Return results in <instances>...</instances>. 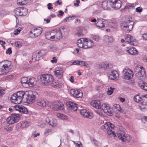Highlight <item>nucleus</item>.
Masks as SVG:
<instances>
[{"label":"nucleus","mask_w":147,"mask_h":147,"mask_svg":"<svg viewBox=\"0 0 147 147\" xmlns=\"http://www.w3.org/2000/svg\"><path fill=\"white\" fill-rule=\"evenodd\" d=\"M87 111L85 109H83L80 111V113L81 115H83Z\"/></svg>","instance_id":"61"},{"label":"nucleus","mask_w":147,"mask_h":147,"mask_svg":"<svg viewBox=\"0 0 147 147\" xmlns=\"http://www.w3.org/2000/svg\"><path fill=\"white\" fill-rule=\"evenodd\" d=\"M117 52L119 54L121 55L123 53V51L120 49H118Z\"/></svg>","instance_id":"63"},{"label":"nucleus","mask_w":147,"mask_h":147,"mask_svg":"<svg viewBox=\"0 0 147 147\" xmlns=\"http://www.w3.org/2000/svg\"><path fill=\"white\" fill-rule=\"evenodd\" d=\"M141 98L138 95H137L134 96V100L135 102H139L142 100Z\"/></svg>","instance_id":"38"},{"label":"nucleus","mask_w":147,"mask_h":147,"mask_svg":"<svg viewBox=\"0 0 147 147\" xmlns=\"http://www.w3.org/2000/svg\"><path fill=\"white\" fill-rule=\"evenodd\" d=\"M113 109L114 111H118L117 113H118L120 112L121 108L119 105L115 104L113 105Z\"/></svg>","instance_id":"33"},{"label":"nucleus","mask_w":147,"mask_h":147,"mask_svg":"<svg viewBox=\"0 0 147 147\" xmlns=\"http://www.w3.org/2000/svg\"><path fill=\"white\" fill-rule=\"evenodd\" d=\"M91 105L96 109H100L101 108L100 102L99 101L95 100L92 101L90 103Z\"/></svg>","instance_id":"22"},{"label":"nucleus","mask_w":147,"mask_h":147,"mask_svg":"<svg viewBox=\"0 0 147 147\" xmlns=\"http://www.w3.org/2000/svg\"><path fill=\"white\" fill-rule=\"evenodd\" d=\"M118 25L117 23L115 21L110 22L109 20V23L107 26L111 28H115Z\"/></svg>","instance_id":"32"},{"label":"nucleus","mask_w":147,"mask_h":147,"mask_svg":"<svg viewBox=\"0 0 147 147\" xmlns=\"http://www.w3.org/2000/svg\"><path fill=\"white\" fill-rule=\"evenodd\" d=\"M24 91H19L12 95L11 97V101L15 104H20L24 98Z\"/></svg>","instance_id":"5"},{"label":"nucleus","mask_w":147,"mask_h":147,"mask_svg":"<svg viewBox=\"0 0 147 147\" xmlns=\"http://www.w3.org/2000/svg\"><path fill=\"white\" fill-rule=\"evenodd\" d=\"M48 9H52L53 7L52 6V4L51 3H49L47 4Z\"/></svg>","instance_id":"62"},{"label":"nucleus","mask_w":147,"mask_h":147,"mask_svg":"<svg viewBox=\"0 0 147 147\" xmlns=\"http://www.w3.org/2000/svg\"><path fill=\"white\" fill-rule=\"evenodd\" d=\"M17 3L20 5H25L27 3L26 0H18L17 1Z\"/></svg>","instance_id":"41"},{"label":"nucleus","mask_w":147,"mask_h":147,"mask_svg":"<svg viewBox=\"0 0 147 147\" xmlns=\"http://www.w3.org/2000/svg\"><path fill=\"white\" fill-rule=\"evenodd\" d=\"M139 85L141 88L147 91V85H146L144 83L139 84Z\"/></svg>","instance_id":"44"},{"label":"nucleus","mask_w":147,"mask_h":147,"mask_svg":"<svg viewBox=\"0 0 147 147\" xmlns=\"http://www.w3.org/2000/svg\"><path fill=\"white\" fill-rule=\"evenodd\" d=\"M42 31L41 28L35 27L29 32L30 36L32 38L37 37L41 34Z\"/></svg>","instance_id":"10"},{"label":"nucleus","mask_w":147,"mask_h":147,"mask_svg":"<svg viewBox=\"0 0 147 147\" xmlns=\"http://www.w3.org/2000/svg\"><path fill=\"white\" fill-rule=\"evenodd\" d=\"M57 116L59 119L63 120H65L67 119V117L66 115L61 113H57Z\"/></svg>","instance_id":"35"},{"label":"nucleus","mask_w":147,"mask_h":147,"mask_svg":"<svg viewBox=\"0 0 147 147\" xmlns=\"http://www.w3.org/2000/svg\"><path fill=\"white\" fill-rule=\"evenodd\" d=\"M40 78L42 82L45 85H49L52 84L54 86L59 87L58 85L55 84L54 83V79L52 75L49 74H46L41 75Z\"/></svg>","instance_id":"4"},{"label":"nucleus","mask_w":147,"mask_h":147,"mask_svg":"<svg viewBox=\"0 0 147 147\" xmlns=\"http://www.w3.org/2000/svg\"><path fill=\"white\" fill-rule=\"evenodd\" d=\"M53 32H48L46 33L45 36L46 38L51 40H54Z\"/></svg>","instance_id":"27"},{"label":"nucleus","mask_w":147,"mask_h":147,"mask_svg":"<svg viewBox=\"0 0 147 147\" xmlns=\"http://www.w3.org/2000/svg\"><path fill=\"white\" fill-rule=\"evenodd\" d=\"M117 136L119 139L122 142L126 141V138L124 132H119L117 134Z\"/></svg>","instance_id":"26"},{"label":"nucleus","mask_w":147,"mask_h":147,"mask_svg":"<svg viewBox=\"0 0 147 147\" xmlns=\"http://www.w3.org/2000/svg\"><path fill=\"white\" fill-rule=\"evenodd\" d=\"M22 106L19 105H16L14 106V108L16 110L20 112V109L22 108Z\"/></svg>","instance_id":"51"},{"label":"nucleus","mask_w":147,"mask_h":147,"mask_svg":"<svg viewBox=\"0 0 147 147\" xmlns=\"http://www.w3.org/2000/svg\"><path fill=\"white\" fill-rule=\"evenodd\" d=\"M47 106L50 107L51 108L55 111L61 110L64 108L63 106L61 105L58 101L53 102H48L47 104Z\"/></svg>","instance_id":"8"},{"label":"nucleus","mask_w":147,"mask_h":147,"mask_svg":"<svg viewBox=\"0 0 147 147\" xmlns=\"http://www.w3.org/2000/svg\"><path fill=\"white\" fill-rule=\"evenodd\" d=\"M125 40L131 45L136 46L137 42L136 40L133 36L129 34H127L125 37Z\"/></svg>","instance_id":"16"},{"label":"nucleus","mask_w":147,"mask_h":147,"mask_svg":"<svg viewBox=\"0 0 147 147\" xmlns=\"http://www.w3.org/2000/svg\"><path fill=\"white\" fill-rule=\"evenodd\" d=\"M30 125V123L29 122L26 121L22 122L21 124V126L22 128L26 127Z\"/></svg>","instance_id":"36"},{"label":"nucleus","mask_w":147,"mask_h":147,"mask_svg":"<svg viewBox=\"0 0 147 147\" xmlns=\"http://www.w3.org/2000/svg\"><path fill=\"white\" fill-rule=\"evenodd\" d=\"M20 118L19 115L18 114H14L8 118L6 121L8 123L12 124L18 121Z\"/></svg>","instance_id":"13"},{"label":"nucleus","mask_w":147,"mask_h":147,"mask_svg":"<svg viewBox=\"0 0 147 147\" xmlns=\"http://www.w3.org/2000/svg\"><path fill=\"white\" fill-rule=\"evenodd\" d=\"M26 98L27 102L29 104L33 102L35 100L36 97L31 91L24 92V98Z\"/></svg>","instance_id":"9"},{"label":"nucleus","mask_w":147,"mask_h":147,"mask_svg":"<svg viewBox=\"0 0 147 147\" xmlns=\"http://www.w3.org/2000/svg\"><path fill=\"white\" fill-rule=\"evenodd\" d=\"M91 141L92 143H94L95 146H97L99 144L98 142L94 139H92Z\"/></svg>","instance_id":"52"},{"label":"nucleus","mask_w":147,"mask_h":147,"mask_svg":"<svg viewBox=\"0 0 147 147\" xmlns=\"http://www.w3.org/2000/svg\"><path fill=\"white\" fill-rule=\"evenodd\" d=\"M134 71L136 76L138 78L142 77L145 74V69L142 67L140 65L135 67Z\"/></svg>","instance_id":"11"},{"label":"nucleus","mask_w":147,"mask_h":147,"mask_svg":"<svg viewBox=\"0 0 147 147\" xmlns=\"http://www.w3.org/2000/svg\"><path fill=\"white\" fill-rule=\"evenodd\" d=\"M11 62L5 60L0 63V74H5L8 73L11 68Z\"/></svg>","instance_id":"3"},{"label":"nucleus","mask_w":147,"mask_h":147,"mask_svg":"<svg viewBox=\"0 0 147 147\" xmlns=\"http://www.w3.org/2000/svg\"><path fill=\"white\" fill-rule=\"evenodd\" d=\"M79 65L84 66H85L86 67L88 65L86 62H85L83 61H79Z\"/></svg>","instance_id":"49"},{"label":"nucleus","mask_w":147,"mask_h":147,"mask_svg":"<svg viewBox=\"0 0 147 147\" xmlns=\"http://www.w3.org/2000/svg\"><path fill=\"white\" fill-rule=\"evenodd\" d=\"M139 106L141 110L147 109V102L144 101L142 102Z\"/></svg>","instance_id":"34"},{"label":"nucleus","mask_w":147,"mask_h":147,"mask_svg":"<svg viewBox=\"0 0 147 147\" xmlns=\"http://www.w3.org/2000/svg\"><path fill=\"white\" fill-rule=\"evenodd\" d=\"M84 117L89 119H91L93 117V115L91 113H90L86 111L85 114L83 115Z\"/></svg>","instance_id":"39"},{"label":"nucleus","mask_w":147,"mask_h":147,"mask_svg":"<svg viewBox=\"0 0 147 147\" xmlns=\"http://www.w3.org/2000/svg\"><path fill=\"white\" fill-rule=\"evenodd\" d=\"M107 69H111L113 67V65L111 63H106Z\"/></svg>","instance_id":"57"},{"label":"nucleus","mask_w":147,"mask_h":147,"mask_svg":"<svg viewBox=\"0 0 147 147\" xmlns=\"http://www.w3.org/2000/svg\"><path fill=\"white\" fill-rule=\"evenodd\" d=\"M15 46L18 48H19L22 46V45L19 41L16 42L14 43Z\"/></svg>","instance_id":"48"},{"label":"nucleus","mask_w":147,"mask_h":147,"mask_svg":"<svg viewBox=\"0 0 147 147\" xmlns=\"http://www.w3.org/2000/svg\"><path fill=\"white\" fill-rule=\"evenodd\" d=\"M75 17V16H71L66 17L63 20V22H69L72 19L73 17Z\"/></svg>","instance_id":"45"},{"label":"nucleus","mask_w":147,"mask_h":147,"mask_svg":"<svg viewBox=\"0 0 147 147\" xmlns=\"http://www.w3.org/2000/svg\"><path fill=\"white\" fill-rule=\"evenodd\" d=\"M77 45L80 48L86 49L93 47L94 46V43L90 39L82 38L78 40Z\"/></svg>","instance_id":"1"},{"label":"nucleus","mask_w":147,"mask_h":147,"mask_svg":"<svg viewBox=\"0 0 147 147\" xmlns=\"http://www.w3.org/2000/svg\"><path fill=\"white\" fill-rule=\"evenodd\" d=\"M114 125L110 122L105 123L103 125L104 129L107 131V133L109 135H112L114 137L116 136L114 132L112 131V129H114Z\"/></svg>","instance_id":"7"},{"label":"nucleus","mask_w":147,"mask_h":147,"mask_svg":"<svg viewBox=\"0 0 147 147\" xmlns=\"http://www.w3.org/2000/svg\"><path fill=\"white\" fill-rule=\"evenodd\" d=\"M92 39L98 41L100 39L99 37L98 36H94L92 37Z\"/></svg>","instance_id":"56"},{"label":"nucleus","mask_w":147,"mask_h":147,"mask_svg":"<svg viewBox=\"0 0 147 147\" xmlns=\"http://www.w3.org/2000/svg\"><path fill=\"white\" fill-rule=\"evenodd\" d=\"M142 37L144 39L147 40V33L144 34L143 35Z\"/></svg>","instance_id":"64"},{"label":"nucleus","mask_w":147,"mask_h":147,"mask_svg":"<svg viewBox=\"0 0 147 147\" xmlns=\"http://www.w3.org/2000/svg\"><path fill=\"white\" fill-rule=\"evenodd\" d=\"M20 8L21 7H19L16 8L14 10V12L17 15H19L20 16Z\"/></svg>","instance_id":"46"},{"label":"nucleus","mask_w":147,"mask_h":147,"mask_svg":"<svg viewBox=\"0 0 147 147\" xmlns=\"http://www.w3.org/2000/svg\"><path fill=\"white\" fill-rule=\"evenodd\" d=\"M67 106L69 110L71 111H76L78 109V107L76 104L71 102H68L67 103Z\"/></svg>","instance_id":"20"},{"label":"nucleus","mask_w":147,"mask_h":147,"mask_svg":"<svg viewBox=\"0 0 147 147\" xmlns=\"http://www.w3.org/2000/svg\"><path fill=\"white\" fill-rule=\"evenodd\" d=\"M116 0H109V3L111 6L113 8Z\"/></svg>","instance_id":"42"},{"label":"nucleus","mask_w":147,"mask_h":147,"mask_svg":"<svg viewBox=\"0 0 147 147\" xmlns=\"http://www.w3.org/2000/svg\"><path fill=\"white\" fill-rule=\"evenodd\" d=\"M6 53L7 54L10 55L12 53V51L11 48H9L8 50L6 51Z\"/></svg>","instance_id":"59"},{"label":"nucleus","mask_w":147,"mask_h":147,"mask_svg":"<svg viewBox=\"0 0 147 147\" xmlns=\"http://www.w3.org/2000/svg\"><path fill=\"white\" fill-rule=\"evenodd\" d=\"M60 31L62 37L64 36H66L68 32V30L67 29L65 26H62L59 30Z\"/></svg>","instance_id":"25"},{"label":"nucleus","mask_w":147,"mask_h":147,"mask_svg":"<svg viewBox=\"0 0 147 147\" xmlns=\"http://www.w3.org/2000/svg\"><path fill=\"white\" fill-rule=\"evenodd\" d=\"M53 32L54 40H59L63 37L61 32L60 31H59V30L57 31H53Z\"/></svg>","instance_id":"21"},{"label":"nucleus","mask_w":147,"mask_h":147,"mask_svg":"<svg viewBox=\"0 0 147 147\" xmlns=\"http://www.w3.org/2000/svg\"><path fill=\"white\" fill-rule=\"evenodd\" d=\"M97 109L96 110H95V112L99 115L102 116V113L101 112V110L100 109Z\"/></svg>","instance_id":"53"},{"label":"nucleus","mask_w":147,"mask_h":147,"mask_svg":"<svg viewBox=\"0 0 147 147\" xmlns=\"http://www.w3.org/2000/svg\"><path fill=\"white\" fill-rule=\"evenodd\" d=\"M46 121L49 124L53 127H55L57 124V120L54 118L50 117H47L46 119Z\"/></svg>","instance_id":"17"},{"label":"nucleus","mask_w":147,"mask_h":147,"mask_svg":"<svg viewBox=\"0 0 147 147\" xmlns=\"http://www.w3.org/2000/svg\"><path fill=\"white\" fill-rule=\"evenodd\" d=\"M123 71L124 73V78L126 80H129L133 77V74L131 70L130 69H124Z\"/></svg>","instance_id":"14"},{"label":"nucleus","mask_w":147,"mask_h":147,"mask_svg":"<svg viewBox=\"0 0 147 147\" xmlns=\"http://www.w3.org/2000/svg\"><path fill=\"white\" fill-rule=\"evenodd\" d=\"M20 112H23L24 113H27L28 112V111L26 108L24 106H22V108L20 110Z\"/></svg>","instance_id":"47"},{"label":"nucleus","mask_w":147,"mask_h":147,"mask_svg":"<svg viewBox=\"0 0 147 147\" xmlns=\"http://www.w3.org/2000/svg\"><path fill=\"white\" fill-rule=\"evenodd\" d=\"M4 130L5 131H11V127L9 125H7L4 128Z\"/></svg>","instance_id":"54"},{"label":"nucleus","mask_w":147,"mask_h":147,"mask_svg":"<svg viewBox=\"0 0 147 147\" xmlns=\"http://www.w3.org/2000/svg\"><path fill=\"white\" fill-rule=\"evenodd\" d=\"M70 93L74 97L78 98H81L83 96V94L82 92H80L78 90H75L74 89H72L70 91Z\"/></svg>","instance_id":"18"},{"label":"nucleus","mask_w":147,"mask_h":147,"mask_svg":"<svg viewBox=\"0 0 147 147\" xmlns=\"http://www.w3.org/2000/svg\"><path fill=\"white\" fill-rule=\"evenodd\" d=\"M119 74L115 70L111 71L109 76V78L112 80H116L119 78Z\"/></svg>","instance_id":"19"},{"label":"nucleus","mask_w":147,"mask_h":147,"mask_svg":"<svg viewBox=\"0 0 147 147\" xmlns=\"http://www.w3.org/2000/svg\"><path fill=\"white\" fill-rule=\"evenodd\" d=\"M97 21L96 25L99 28H104L107 26L109 23V20L101 18H98Z\"/></svg>","instance_id":"12"},{"label":"nucleus","mask_w":147,"mask_h":147,"mask_svg":"<svg viewBox=\"0 0 147 147\" xmlns=\"http://www.w3.org/2000/svg\"><path fill=\"white\" fill-rule=\"evenodd\" d=\"M122 2L120 0H116L113 8L117 9L120 8L121 6Z\"/></svg>","instance_id":"30"},{"label":"nucleus","mask_w":147,"mask_h":147,"mask_svg":"<svg viewBox=\"0 0 147 147\" xmlns=\"http://www.w3.org/2000/svg\"><path fill=\"white\" fill-rule=\"evenodd\" d=\"M47 103L46 101L43 99H40L38 100L37 102L38 105L42 107H44L47 106Z\"/></svg>","instance_id":"28"},{"label":"nucleus","mask_w":147,"mask_h":147,"mask_svg":"<svg viewBox=\"0 0 147 147\" xmlns=\"http://www.w3.org/2000/svg\"><path fill=\"white\" fill-rule=\"evenodd\" d=\"M126 51L129 54L135 55L138 53V51L134 47L129 48L127 47Z\"/></svg>","instance_id":"23"},{"label":"nucleus","mask_w":147,"mask_h":147,"mask_svg":"<svg viewBox=\"0 0 147 147\" xmlns=\"http://www.w3.org/2000/svg\"><path fill=\"white\" fill-rule=\"evenodd\" d=\"M135 10L137 12L140 13L142 11V9L141 7H140L136 8Z\"/></svg>","instance_id":"55"},{"label":"nucleus","mask_w":147,"mask_h":147,"mask_svg":"<svg viewBox=\"0 0 147 147\" xmlns=\"http://www.w3.org/2000/svg\"><path fill=\"white\" fill-rule=\"evenodd\" d=\"M83 34L81 31H78L75 34V36L76 37H79L82 36Z\"/></svg>","instance_id":"50"},{"label":"nucleus","mask_w":147,"mask_h":147,"mask_svg":"<svg viewBox=\"0 0 147 147\" xmlns=\"http://www.w3.org/2000/svg\"><path fill=\"white\" fill-rule=\"evenodd\" d=\"M51 62L52 63H56L57 62V59L55 57H54L53 58V59L51 60Z\"/></svg>","instance_id":"60"},{"label":"nucleus","mask_w":147,"mask_h":147,"mask_svg":"<svg viewBox=\"0 0 147 147\" xmlns=\"http://www.w3.org/2000/svg\"><path fill=\"white\" fill-rule=\"evenodd\" d=\"M134 22L132 18L127 16L125 18L124 22L121 26V28L125 32H129L133 28Z\"/></svg>","instance_id":"2"},{"label":"nucleus","mask_w":147,"mask_h":147,"mask_svg":"<svg viewBox=\"0 0 147 147\" xmlns=\"http://www.w3.org/2000/svg\"><path fill=\"white\" fill-rule=\"evenodd\" d=\"M115 90L114 88L110 87L108 89V90L107 91V94L109 95H111L112 94Z\"/></svg>","instance_id":"40"},{"label":"nucleus","mask_w":147,"mask_h":147,"mask_svg":"<svg viewBox=\"0 0 147 147\" xmlns=\"http://www.w3.org/2000/svg\"><path fill=\"white\" fill-rule=\"evenodd\" d=\"M108 1H104L102 2L101 5L103 9H107L108 7H109L108 6Z\"/></svg>","instance_id":"37"},{"label":"nucleus","mask_w":147,"mask_h":147,"mask_svg":"<svg viewBox=\"0 0 147 147\" xmlns=\"http://www.w3.org/2000/svg\"><path fill=\"white\" fill-rule=\"evenodd\" d=\"M55 75L59 78H61L63 76L62 69L61 68L57 67L55 71Z\"/></svg>","instance_id":"24"},{"label":"nucleus","mask_w":147,"mask_h":147,"mask_svg":"<svg viewBox=\"0 0 147 147\" xmlns=\"http://www.w3.org/2000/svg\"><path fill=\"white\" fill-rule=\"evenodd\" d=\"M20 16H24L27 15L28 12L27 9L23 7H21Z\"/></svg>","instance_id":"31"},{"label":"nucleus","mask_w":147,"mask_h":147,"mask_svg":"<svg viewBox=\"0 0 147 147\" xmlns=\"http://www.w3.org/2000/svg\"><path fill=\"white\" fill-rule=\"evenodd\" d=\"M102 108L104 113L107 115L109 116L112 115L113 111L108 105L105 104H103L102 106Z\"/></svg>","instance_id":"15"},{"label":"nucleus","mask_w":147,"mask_h":147,"mask_svg":"<svg viewBox=\"0 0 147 147\" xmlns=\"http://www.w3.org/2000/svg\"><path fill=\"white\" fill-rule=\"evenodd\" d=\"M21 81L23 86L28 88L32 87L34 85L35 79L33 78L24 77L21 78Z\"/></svg>","instance_id":"6"},{"label":"nucleus","mask_w":147,"mask_h":147,"mask_svg":"<svg viewBox=\"0 0 147 147\" xmlns=\"http://www.w3.org/2000/svg\"><path fill=\"white\" fill-rule=\"evenodd\" d=\"M36 55L37 59V58H39L40 57H41L42 56L41 54V52L39 51L38 52V53H36Z\"/></svg>","instance_id":"58"},{"label":"nucleus","mask_w":147,"mask_h":147,"mask_svg":"<svg viewBox=\"0 0 147 147\" xmlns=\"http://www.w3.org/2000/svg\"><path fill=\"white\" fill-rule=\"evenodd\" d=\"M104 40L107 43H112L114 40V39L112 36H109L107 35L105 36Z\"/></svg>","instance_id":"29"},{"label":"nucleus","mask_w":147,"mask_h":147,"mask_svg":"<svg viewBox=\"0 0 147 147\" xmlns=\"http://www.w3.org/2000/svg\"><path fill=\"white\" fill-rule=\"evenodd\" d=\"M99 68L100 69H106V63H100L99 65Z\"/></svg>","instance_id":"43"}]
</instances>
